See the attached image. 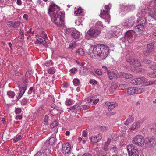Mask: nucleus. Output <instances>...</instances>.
Wrapping results in <instances>:
<instances>
[{
	"label": "nucleus",
	"instance_id": "obj_40",
	"mask_svg": "<svg viewBox=\"0 0 156 156\" xmlns=\"http://www.w3.org/2000/svg\"><path fill=\"white\" fill-rule=\"evenodd\" d=\"M76 53L82 56H83L84 55V52L81 48H80L78 49L76 51Z\"/></svg>",
	"mask_w": 156,
	"mask_h": 156
},
{
	"label": "nucleus",
	"instance_id": "obj_39",
	"mask_svg": "<svg viewBox=\"0 0 156 156\" xmlns=\"http://www.w3.org/2000/svg\"><path fill=\"white\" fill-rule=\"evenodd\" d=\"M111 139H108L107 142L105 143V145L104 147V150L106 151L107 150V147L109 143H110Z\"/></svg>",
	"mask_w": 156,
	"mask_h": 156
},
{
	"label": "nucleus",
	"instance_id": "obj_32",
	"mask_svg": "<svg viewBox=\"0 0 156 156\" xmlns=\"http://www.w3.org/2000/svg\"><path fill=\"white\" fill-rule=\"evenodd\" d=\"M95 28L97 29H98V30H100V31L103 28V24L101 22V21H98L95 24Z\"/></svg>",
	"mask_w": 156,
	"mask_h": 156
},
{
	"label": "nucleus",
	"instance_id": "obj_36",
	"mask_svg": "<svg viewBox=\"0 0 156 156\" xmlns=\"http://www.w3.org/2000/svg\"><path fill=\"white\" fill-rule=\"evenodd\" d=\"M148 76L152 78H156V69L153 70L152 72L149 73Z\"/></svg>",
	"mask_w": 156,
	"mask_h": 156
},
{
	"label": "nucleus",
	"instance_id": "obj_30",
	"mask_svg": "<svg viewBox=\"0 0 156 156\" xmlns=\"http://www.w3.org/2000/svg\"><path fill=\"white\" fill-rule=\"evenodd\" d=\"M80 106L79 104H76L73 106L69 108V109L72 111H74L75 112H77V110H80L79 107Z\"/></svg>",
	"mask_w": 156,
	"mask_h": 156
},
{
	"label": "nucleus",
	"instance_id": "obj_51",
	"mask_svg": "<svg viewBox=\"0 0 156 156\" xmlns=\"http://www.w3.org/2000/svg\"><path fill=\"white\" fill-rule=\"evenodd\" d=\"M47 71L50 74H53L55 72V69H48Z\"/></svg>",
	"mask_w": 156,
	"mask_h": 156
},
{
	"label": "nucleus",
	"instance_id": "obj_62",
	"mask_svg": "<svg viewBox=\"0 0 156 156\" xmlns=\"http://www.w3.org/2000/svg\"><path fill=\"white\" fill-rule=\"evenodd\" d=\"M129 156H139V152H135V154L129 155Z\"/></svg>",
	"mask_w": 156,
	"mask_h": 156
},
{
	"label": "nucleus",
	"instance_id": "obj_38",
	"mask_svg": "<svg viewBox=\"0 0 156 156\" xmlns=\"http://www.w3.org/2000/svg\"><path fill=\"white\" fill-rule=\"evenodd\" d=\"M126 87V85L124 84H118L117 85V88L119 90H123Z\"/></svg>",
	"mask_w": 156,
	"mask_h": 156
},
{
	"label": "nucleus",
	"instance_id": "obj_57",
	"mask_svg": "<svg viewBox=\"0 0 156 156\" xmlns=\"http://www.w3.org/2000/svg\"><path fill=\"white\" fill-rule=\"evenodd\" d=\"M14 22L13 21H8L7 22V24L9 26H12L13 27Z\"/></svg>",
	"mask_w": 156,
	"mask_h": 156
},
{
	"label": "nucleus",
	"instance_id": "obj_15",
	"mask_svg": "<svg viewBox=\"0 0 156 156\" xmlns=\"http://www.w3.org/2000/svg\"><path fill=\"white\" fill-rule=\"evenodd\" d=\"M154 8H150L148 7L145 8V9H142L143 15L144 16L145 13H147L151 15L154 16L155 14V11Z\"/></svg>",
	"mask_w": 156,
	"mask_h": 156
},
{
	"label": "nucleus",
	"instance_id": "obj_33",
	"mask_svg": "<svg viewBox=\"0 0 156 156\" xmlns=\"http://www.w3.org/2000/svg\"><path fill=\"white\" fill-rule=\"evenodd\" d=\"M56 141V139L55 136H51L49 140H48V144L51 145L53 144L55 141Z\"/></svg>",
	"mask_w": 156,
	"mask_h": 156
},
{
	"label": "nucleus",
	"instance_id": "obj_47",
	"mask_svg": "<svg viewBox=\"0 0 156 156\" xmlns=\"http://www.w3.org/2000/svg\"><path fill=\"white\" fill-rule=\"evenodd\" d=\"M76 47V43L74 42L69 44L68 48L70 49H72Z\"/></svg>",
	"mask_w": 156,
	"mask_h": 156
},
{
	"label": "nucleus",
	"instance_id": "obj_64",
	"mask_svg": "<svg viewBox=\"0 0 156 156\" xmlns=\"http://www.w3.org/2000/svg\"><path fill=\"white\" fill-rule=\"evenodd\" d=\"M156 129V123L154 124L152 126V127L151 128V130H153Z\"/></svg>",
	"mask_w": 156,
	"mask_h": 156
},
{
	"label": "nucleus",
	"instance_id": "obj_45",
	"mask_svg": "<svg viewBox=\"0 0 156 156\" xmlns=\"http://www.w3.org/2000/svg\"><path fill=\"white\" fill-rule=\"evenodd\" d=\"M74 101L71 99H67L66 101V104L67 105H70L74 103Z\"/></svg>",
	"mask_w": 156,
	"mask_h": 156
},
{
	"label": "nucleus",
	"instance_id": "obj_29",
	"mask_svg": "<svg viewBox=\"0 0 156 156\" xmlns=\"http://www.w3.org/2000/svg\"><path fill=\"white\" fill-rule=\"evenodd\" d=\"M133 121V115H129L128 117L125 122L124 124L125 125H128L129 123L132 122Z\"/></svg>",
	"mask_w": 156,
	"mask_h": 156
},
{
	"label": "nucleus",
	"instance_id": "obj_1",
	"mask_svg": "<svg viewBox=\"0 0 156 156\" xmlns=\"http://www.w3.org/2000/svg\"><path fill=\"white\" fill-rule=\"evenodd\" d=\"M108 51V48L103 44L92 46L89 49V53L91 57L95 58L98 56L102 59L107 56Z\"/></svg>",
	"mask_w": 156,
	"mask_h": 156
},
{
	"label": "nucleus",
	"instance_id": "obj_20",
	"mask_svg": "<svg viewBox=\"0 0 156 156\" xmlns=\"http://www.w3.org/2000/svg\"><path fill=\"white\" fill-rule=\"evenodd\" d=\"M106 105L108 107L109 111L112 110L114 108L118 106L117 103L114 102H108L105 103Z\"/></svg>",
	"mask_w": 156,
	"mask_h": 156
},
{
	"label": "nucleus",
	"instance_id": "obj_14",
	"mask_svg": "<svg viewBox=\"0 0 156 156\" xmlns=\"http://www.w3.org/2000/svg\"><path fill=\"white\" fill-rule=\"evenodd\" d=\"M62 152L64 154H67L71 151L70 146L69 143H64L62 145Z\"/></svg>",
	"mask_w": 156,
	"mask_h": 156
},
{
	"label": "nucleus",
	"instance_id": "obj_9",
	"mask_svg": "<svg viewBox=\"0 0 156 156\" xmlns=\"http://www.w3.org/2000/svg\"><path fill=\"white\" fill-rule=\"evenodd\" d=\"M135 33L134 31L129 30L126 32L125 38L129 42H131L134 41L136 37Z\"/></svg>",
	"mask_w": 156,
	"mask_h": 156
},
{
	"label": "nucleus",
	"instance_id": "obj_3",
	"mask_svg": "<svg viewBox=\"0 0 156 156\" xmlns=\"http://www.w3.org/2000/svg\"><path fill=\"white\" fill-rule=\"evenodd\" d=\"M100 33V30L97 29L95 27L90 28L86 33L85 37L87 39L96 37Z\"/></svg>",
	"mask_w": 156,
	"mask_h": 156
},
{
	"label": "nucleus",
	"instance_id": "obj_16",
	"mask_svg": "<svg viewBox=\"0 0 156 156\" xmlns=\"http://www.w3.org/2000/svg\"><path fill=\"white\" fill-rule=\"evenodd\" d=\"M135 20V17L132 16L123 23V25L126 27H131L134 24Z\"/></svg>",
	"mask_w": 156,
	"mask_h": 156
},
{
	"label": "nucleus",
	"instance_id": "obj_43",
	"mask_svg": "<svg viewBox=\"0 0 156 156\" xmlns=\"http://www.w3.org/2000/svg\"><path fill=\"white\" fill-rule=\"evenodd\" d=\"M147 50H148V53L151 52L153 49L154 46L152 44H150L147 45Z\"/></svg>",
	"mask_w": 156,
	"mask_h": 156
},
{
	"label": "nucleus",
	"instance_id": "obj_22",
	"mask_svg": "<svg viewBox=\"0 0 156 156\" xmlns=\"http://www.w3.org/2000/svg\"><path fill=\"white\" fill-rule=\"evenodd\" d=\"M118 75L120 77L124 78L127 79L132 78L133 76V75L131 74L124 72H120Z\"/></svg>",
	"mask_w": 156,
	"mask_h": 156
},
{
	"label": "nucleus",
	"instance_id": "obj_48",
	"mask_svg": "<svg viewBox=\"0 0 156 156\" xmlns=\"http://www.w3.org/2000/svg\"><path fill=\"white\" fill-rule=\"evenodd\" d=\"M52 62L51 61H49L47 62L45 64L46 67H49L52 66Z\"/></svg>",
	"mask_w": 156,
	"mask_h": 156
},
{
	"label": "nucleus",
	"instance_id": "obj_17",
	"mask_svg": "<svg viewBox=\"0 0 156 156\" xmlns=\"http://www.w3.org/2000/svg\"><path fill=\"white\" fill-rule=\"evenodd\" d=\"M144 30L145 29L144 25H141V24L136 26L134 28V32L136 34H142L144 32Z\"/></svg>",
	"mask_w": 156,
	"mask_h": 156
},
{
	"label": "nucleus",
	"instance_id": "obj_6",
	"mask_svg": "<svg viewBox=\"0 0 156 156\" xmlns=\"http://www.w3.org/2000/svg\"><path fill=\"white\" fill-rule=\"evenodd\" d=\"M133 143L140 147L144 146L145 143L144 137L141 135H138L134 137L133 139Z\"/></svg>",
	"mask_w": 156,
	"mask_h": 156
},
{
	"label": "nucleus",
	"instance_id": "obj_31",
	"mask_svg": "<svg viewBox=\"0 0 156 156\" xmlns=\"http://www.w3.org/2000/svg\"><path fill=\"white\" fill-rule=\"evenodd\" d=\"M135 94H139L144 92L145 90L141 87H135Z\"/></svg>",
	"mask_w": 156,
	"mask_h": 156
},
{
	"label": "nucleus",
	"instance_id": "obj_49",
	"mask_svg": "<svg viewBox=\"0 0 156 156\" xmlns=\"http://www.w3.org/2000/svg\"><path fill=\"white\" fill-rule=\"evenodd\" d=\"M127 41H128L125 38V36H124L123 37L120 39V43L121 44H125V43Z\"/></svg>",
	"mask_w": 156,
	"mask_h": 156
},
{
	"label": "nucleus",
	"instance_id": "obj_60",
	"mask_svg": "<svg viewBox=\"0 0 156 156\" xmlns=\"http://www.w3.org/2000/svg\"><path fill=\"white\" fill-rule=\"evenodd\" d=\"M90 83L95 84H97L98 83V82L97 81L95 80H90Z\"/></svg>",
	"mask_w": 156,
	"mask_h": 156
},
{
	"label": "nucleus",
	"instance_id": "obj_18",
	"mask_svg": "<svg viewBox=\"0 0 156 156\" xmlns=\"http://www.w3.org/2000/svg\"><path fill=\"white\" fill-rule=\"evenodd\" d=\"M127 61L131 64L135 65L136 67H140L141 66L139 62L133 58H130L127 59Z\"/></svg>",
	"mask_w": 156,
	"mask_h": 156
},
{
	"label": "nucleus",
	"instance_id": "obj_37",
	"mask_svg": "<svg viewBox=\"0 0 156 156\" xmlns=\"http://www.w3.org/2000/svg\"><path fill=\"white\" fill-rule=\"evenodd\" d=\"M74 28H66L65 29H64V30L65 32L67 34H72V33L73 31V29H74Z\"/></svg>",
	"mask_w": 156,
	"mask_h": 156
},
{
	"label": "nucleus",
	"instance_id": "obj_4",
	"mask_svg": "<svg viewBox=\"0 0 156 156\" xmlns=\"http://www.w3.org/2000/svg\"><path fill=\"white\" fill-rule=\"evenodd\" d=\"M63 13L59 12L57 14L55 15L52 16L54 18V22L57 26H61L63 24L64 19L63 17Z\"/></svg>",
	"mask_w": 156,
	"mask_h": 156
},
{
	"label": "nucleus",
	"instance_id": "obj_35",
	"mask_svg": "<svg viewBox=\"0 0 156 156\" xmlns=\"http://www.w3.org/2000/svg\"><path fill=\"white\" fill-rule=\"evenodd\" d=\"M141 84H144L145 86H148L150 85V81L146 78L141 77Z\"/></svg>",
	"mask_w": 156,
	"mask_h": 156
},
{
	"label": "nucleus",
	"instance_id": "obj_42",
	"mask_svg": "<svg viewBox=\"0 0 156 156\" xmlns=\"http://www.w3.org/2000/svg\"><path fill=\"white\" fill-rule=\"evenodd\" d=\"M21 23V22L19 21L14 22L13 27L14 28L19 27Z\"/></svg>",
	"mask_w": 156,
	"mask_h": 156
},
{
	"label": "nucleus",
	"instance_id": "obj_41",
	"mask_svg": "<svg viewBox=\"0 0 156 156\" xmlns=\"http://www.w3.org/2000/svg\"><path fill=\"white\" fill-rule=\"evenodd\" d=\"M36 90L35 89H34L33 87H31L29 89V90L28 91V94H31L32 93L34 94L36 93Z\"/></svg>",
	"mask_w": 156,
	"mask_h": 156
},
{
	"label": "nucleus",
	"instance_id": "obj_56",
	"mask_svg": "<svg viewBox=\"0 0 156 156\" xmlns=\"http://www.w3.org/2000/svg\"><path fill=\"white\" fill-rule=\"evenodd\" d=\"M96 73L99 75H101L102 74L101 71L100 69H97L96 71Z\"/></svg>",
	"mask_w": 156,
	"mask_h": 156
},
{
	"label": "nucleus",
	"instance_id": "obj_27",
	"mask_svg": "<svg viewBox=\"0 0 156 156\" xmlns=\"http://www.w3.org/2000/svg\"><path fill=\"white\" fill-rule=\"evenodd\" d=\"M135 87H130L127 89V94L129 95L135 94Z\"/></svg>",
	"mask_w": 156,
	"mask_h": 156
},
{
	"label": "nucleus",
	"instance_id": "obj_24",
	"mask_svg": "<svg viewBox=\"0 0 156 156\" xmlns=\"http://www.w3.org/2000/svg\"><path fill=\"white\" fill-rule=\"evenodd\" d=\"M141 77H138L133 79L130 83L134 85H140L141 84Z\"/></svg>",
	"mask_w": 156,
	"mask_h": 156
},
{
	"label": "nucleus",
	"instance_id": "obj_2",
	"mask_svg": "<svg viewBox=\"0 0 156 156\" xmlns=\"http://www.w3.org/2000/svg\"><path fill=\"white\" fill-rule=\"evenodd\" d=\"M110 7L108 5H105L104 7V9L101 11L100 15V17L103 19L105 22H108V23L110 20V16L109 14V12Z\"/></svg>",
	"mask_w": 156,
	"mask_h": 156
},
{
	"label": "nucleus",
	"instance_id": "obj_26",
	"mask_svg": "<svg viewBox=\"0 0 156 156\" xmlns=\"http://www.w3.org/2000/svg\"><path fill=\"white\" fill-rule=\"evenodd\" d=\"M140 126V123L138 122H136L133 123L131 126L130 128V130H134L137 128H139Z\"/></svg>",
	"mask_w": 156,
	"mask_h": 156
},
{
	"label": "nucleus",
	"instance_id": "obj_61",
	"mask_svg": "<svg viewBox=\"0 0 156 156\" xmlns=\"http://www.w3.org/2000/svg\"><path fill=\"white\" fill-rule=\"evenodd\" d=\"M152 84L156 85V80L150 81V85Z\"/></svg>",
	"mask_w": 156,
	"mask_h": 156
},
{
	"label": "nucleus",
	"instance_id": "obj_11",
	"mask_svg": "<svg viewBox=\"0 0 156 156\" xmlns=\"http://www.w3.org/2000/svg\"><path fill=\"white\" fill-rule=\"evenodd\" d=\"M138 11V14H139L138 16L140 17L138 19L137 23H140L141 25H143L145 24L146 23V20L144 17L143 16H144L143 15L142 10H141H141L140 9Z\"/></svg>",
	"mask_w": 156,
	"mask_h": 156
},
{
	"label": "nucleus",
	"instance_id": "obj_53",
	"mask_svg": "<svg viewBox=\"0 0 156 156\" xmlns=\"http://www.w3.org/2000/svg\"><path fill=\"white\" fill-rule=\"evenodd\" d=\"M77 71L76 69H70V75L72 76L73 75L75 74L76 72Z\"/></svg>",
	"mask_w": 156,
	"mask_h": 156
},
{
	"label": "nucleus",
	"instance_id": "obj_50",
	"mask_svg": "<svg viewBox=\"0 0 156 156\" xmlns=\"http://www.w3.org/2000/svg\"><path fill=\"white\" fill-rule=\"evenodd\" d=\"M126 128L125 127H122L121 130V132L122 133V134L124 135L126 132Z\"/></svg>",
	"mask_w": 156,
	"mask_h": 156
},
{
	"label": "nucleus",
	"instance_id": "obj_19",
	"mask_svg": "<svg viewBox=\"0 0 156 156\" xmlns=\"http://www.w3.org/2000/svg\"><path fill=\"white\" fill-rule=\"evenodd\" d=\"M101 138L102 136L101 134H99L97 135L92 136L90 138V140L92 143H95L99 142L101 140Z\"/></svg>",
	"mask_w": 156,
	"mask_h": 156
},
{
	"label": "nucleus",
	"instance_id": "obj_23",
	"mask_svg": "<svg viewBox=\"0 0 156 156\" xmlns=\"http://www.w3.org/2000/svg\"><path fill=\"white\" fill-rule=\"evenodd\" d=\"M87 101L89 103H91L93 101V103L94 104H96L98 102L99 99L98 98L96 99V97L94 96L88 98L87 99Z\"/></svg>",
	"mask_w": 156,
	"mask_h": 156
},
{
	"label": "nucleus",
	"instance_id": "obj_13",
	"mask_svg": "<svg viewBox=\"0 0 156 156\" xmlns=\"http://www.w3.org/2000/svg\"><path fill=\"white\" fill-rule=\"evenodd\" d=\"M127 149L129 155L135 154V152H138L137 148L132 144H130L127 146Z\"/></svg>",
	"mask_w": 156,
	"mask_h": 156
},
{
	"label": "nucleus",
	"instance_id": "obj_55",
	"mask_svg": "<svg viewBox=\"0 0 156 156\" xmlns=\"http://www.w3.org/2000/svg\"><path fill=\"white\" fill-rule=\"evenodd\" d=\"M20 34L21 35V39H23L24 37V32L23 30H20Z\"/></svg>",
	"mask_w": 156,
	"mask_h": 156
},
{
	"label": "nucleus",
	"instance_id": "obj_58",
	"mask_svg": "<svg viewBox=\"0 0 156 156\" xmlns=\"http://www.w3.org/2000/svg\"><path fill=\"white\" fill-rule=\"evenodd\" d=\"M100 129L102 131H105L107 130L108 129V127L105 126H101L100 128Z\"/></svg>",
	"mask_w": 156,
	"mask_h": 156
},
{
	"label": "nucleus",
	"instance_id": "obj_10",
	"mask_svg": "<svg viewBox=\"0 0 156 156\" xmlns=\"http://www.w3.org/2000/svg\"><path fill=\"white\" fill-rule=\"evenodd\" d=\"M107 73L110 80H115L117 79V72L115 69H110L107 70Z\"/></svg>",
	"mask_w": 156,
	"mask_h": 156
},
{
	"label": "nucleus",
	"instance_id": "obj_28",
	"mask_svg": "<svg viewBox=\"0 0 156 156\" xmlns=\"http://www.w3.org/2000/svg\"><path fill=\"white\" fill-rule=\"evenodd\" d=\"M74 14L75 16H83V15L82 10L80 8H78L74 12Z\"/></svg>",
	"mask_w": 156,
	"mask_h": 156
},
{
	"label": "nucleus",
	"instance_id": "obj_63",
	"mask_svg": "<svg viewBox=\"0 0 156 156\" xmlns=\"http://www.w3.org/2000/svg\"><path fill=\"white\" fill-rule=\"evenodd\" d=\"M22 118V116L21 115H17L16 117V120H20Z\"/></svg>",
	"mask_w": 156,
	"mask_h": 156
},
{
	"label": "nucleus",
	"instance_id": "obj_34",
	"mask_svg": "<svg viewBox=\"0 0 156 156\" xmlns=\"http://www.w3.org/2000/svg\"><path fill=\"white\" fill-rule=\"evenodd\" d=\"M58 122L57 121H55L50 125V126L51 127L53 128V130H54L55 131V133H56L57 132V129L55 128V127L58 126Z\"/></svg>",
	"mask_w": 156,
	"mask_h": 156
},
{
	"label": "nucleus",
	"instance_id": "obj_7",
	"mask_svg": "<svg viewBox=\"0 0 156 156\" xmlns=\"http://www.w3.org/2000/svg\"><path fill=\"white\" fill-rule=\"evenodd\" d=\"M59 7L56 6L55 4H52L50 5L48 9V13L51 17L54 14H57L59 12Z\"/></svg>",
	"mask_w": 156,
	"mask_h": 156
},
{
	"label": "nucleus",
	"instance_id": "obj_46",
	"mask_svg": "<svg viewBox=\"0 0 156 156\" xmlns=\"http://www.w3.org/2000/svg\"><path fill=\"white\" fill-rule=\"evenodd\" d=\"M73 82V84L75 86H77L80 84L79 80L77 79H74Z\"/></svg>",
	"mask_w": 156,
	"mask_h": 156
},
{
	"label": "nucleus",
	"instance_id": "obj_54",
	"mask_svg": "<svg viewBox=\"0 0 156 156\" xmlns=\"http://www.w3.org/2000/svg\"><path fill=\"white\" fill-rule=\"evenodd\" d=\"M21 109L20 108H15V112L16 114H20L21 112Z\"/></svg>",
	"mask_w": 156,
	"mask_h": 156
},
{
	"label": "nucleus",
	"instance_id": "obj_59",
	"mask_svg": "<svg viewBox=\"0 0 156 156\" xmlns=\"http://www.w3.org/2000/svg\"><path fill=\"white\" fill-rule=\"evenodd\" d=\"M48 116L47 115H45L44 117V122H45V124H46L48 122Z\"/></svg>",
	"mask_w": 156,
	"mask_h": 156
},
{
	"label": "nucleus",
	"instance_id": "obj_52",
	"mask_svg": "<svg viewBox=\"0 0 156 156\" xmlns=\"http://www.w3.org/2000/svg\"><path fill=\"white\" fill-rule=\"evenodd\" d=\"M21 136L19 135L17 136H16L14 139V142H16L19 140H20L21 139Z\"/></svg>",
	"mask_w": 156,
	"mask_h": 156
},
{
	"label": "nucleus",
	"instance_id": "obj_5",
	"mask_svg": "<svg viewBox=\"0 0 156 156\" xmlns=\"http://www.w3.org/2000/svg\"><path fill=\"white\" fill-rule=\"evenodd\" d=\"M122 29L119 27H114L112 30L107 33L105 37L108 38H111L112 37L117 38L121 34Z\"/></svg>",
	"mask_w": 156,
	"mask_h": 156
},
{
	"label": "nucleus",
	"instance_id": "obj_8",
	"mask_svg": "<svg viewBox=\"0 0 156 156\" xmlns=\"http://www.w3.org/2000/svg\"><path fill=\"white\" fill-rule=\"evenodd\" d=\"M36 37L37 39L41 41L42 44L45 47H48V44L47 43L46 41L48 39L46 34L44 32L43 33L40 35H37Z\"/></svg>",
	"mask_w": 156,
	"mask_h": 156
},
{
	"label": "nucleus",
	"instance_id": "obj_21",
	"mask_svg": "<svg viewBox=\"0 0 156 156\" xmlns=\"http://www.w3.org/2000/svg\"><path fill=\"white\" fill-rule=\"evenodd\" d=\"M26 90V86L19 87V93L17 96V99H19L23 95Z\"/></svg>",
	"mask_w": 156,
	"mask_h": 156
},
{
	"label": "nucleus",
	"instance_id": "obj_44",
	"mask_svg": "<svg viewBox=\"0 0 156 156\" xmlns=\"http://www.w3.org/2000/svg\"><path fill=\"white\" fill-rule=\"evenodd\" d=\"M8 96L10 98H13L15 95V93L14 92L11 91H8L7 92Z\"/></svg>",
	"mask_w": 156,
	"mask_h": 156
},
{
	"label": "nucleus",
	"instance_id": "obj_12",
	"mask_svg": "<svg viewBox=\"0 0 156 156\" xmlns=\"http://www.w3.org/2000/svg\"><path fill=\"white\" fill-rule=\"evenodd\" d=\"M135 8V5H133L128 4L127 5H123L122 7L121 12L127 13L129 11L134 10Z\"/></svg>",
	"mask_w": 156,
	"mask_h": 156
},
{
	"label": "nucleus",
	"instance_id": "obj_25",
	"mask_svg": "<svg viewBox=\"0 0 156 156\" xmlns=\"http://www.w3.org/2000/svg\"><path fill=\"white\" fill-rule=\"evenodd\" d=\"M72 36L74 38H78L80 37V33L75 29H73L72 33Z\"/></svg>",
	"mask_w": 156,
	"mask_h": 156
}]
</instances>
